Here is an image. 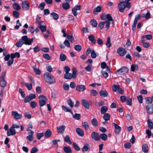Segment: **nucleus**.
Here are the masks:
<instances>
[{"label":"nucleus","instance_id":"nucleus-1","mask_svg":"<svg viewBox=\"0 0 153 153\" xmlns=\"http://www.w3.org/2000/svg\"><path fill=\"white\" fill-rule=\"evenodd\" d=\"M44 78L45 81L51 84L54 83L55 80L54 77L48 73L46 72L44 74Z\"/></svg>","mask_w":153,"mask_h":153},{"label":"nucleus","instance_id":"nucleus-2","mask_svg":"<svg viewBox=\"0 0 153 153\" xmlns=\"http://www.w3.org/2000/svg\"><path fill=\"white\" fill-rule=\"evenodd\" d=\"M21 39L23 42V44L26 45H31L33 41V38H28L26 36H23Z\"/></svg>","mask_w":153,"mask_h":153},{"label":"nucleus","instance_id":"nucleus-3","mask_svg":"<svg viewBox=\"0 0 153 153\" xmlns=\"http://www.w3.org/2000/svg\"><path fill=\"white\" fill-rule=\"evenodd\" d=\"M6 74L5 71L2 73L1 76L0 77V86L1 87H4L6 85V82L4 79Z\"/></svg>","mask_w":153,"mask_h":153},{"label":"nucleus","instance_id":"nucleus-4","mask_svg":"<svg viewBox=\"0 0 153 153\" xmlns=\"http://www.w3.org/2000/svg\"><path fill=\"white\" fill-rule=\"evenodd\" d=\"M39 103L40 106L42 107L46 105V102L47 101V99L46 97L43 95L39 96Z\"/></svg>","mask_w":153,"mask_h":153},{"label":"nucleus","instance_id":"nucleus-5","mask_svg":"<svg viewBox=\"0 0 153 153\" xmlns=\"http://www.w3.org/2000/svg\"><path fill=\"white\" fill-rule=\"evenodd\" d=\"M128 71V70L127 68L123 67L120 68V69L117 70L116 72V74L117 75L123 74L127 73Z\"/></svg>","mask_w":153,"mask_h":153},{"label":"nucleus","instance_id":"nucleus-6","mask_svg":"<svg viewBox=\"0 0 153 153\" xmlns=\"http://www.w3.org/2000/svg\"><path fill=\"white\" fill-rule=\"evenodd\" d=\"M125 2L121 1L118 4V7L119 9V11L121 13L124 12V9L126 7Z\"/></svg>","mask_w":153,"mask_h":153},{"label":"nucleus","instance_id":"nucleus-7","mask_svg":"<svg viewBox=\"0 0 153 153\" xmlns=\"http://www.w3.org/2000/svg\"><path fill=\"white\" fill-rule=\"evenodd\" d=\"M117 52L120 56H123L126 53V51L125 49L120 47L117 49Z\"/></svg>","mask_w":153,"mask_h":153},{"label":"nucleus","instance_id":"nucleus-8","mask_svg":"<svg viewBox=\"0 0 153 153\" xmlns=\"http://www.w3.org/2000/svg\"><path fill=\"white\" fill-rule=\"evenodd\" d=\"M146 108L148 113L149 114H153V105H146Z\"/></svg>","mask_w":153,"mask_h":153},{"label":"nucleus","instance_id":"nucleus-9","mask_svg":"<svg viewBox=\"0 0 153 153\" xmlns=\"http://www.w3.org/2000/svg\"><path fill=\"white\" fill-rule=\"evenodd\" d=\"M92 138L96 141H99L100 140V138L98 133L96 132H93L91 134Z\"/></svg>","mask_w":153,"mask_h":153},{"label":"nucleus","instance_id":"nucleus-10","mask_svg":"<svg viewBox=\"0 0 153 153\" xmlns=\"http://www.w3.org/2000/svg\"><path fill=\"white\" fill-rule=\"evenodd\" d=\"M65 128V127L64 125L59 126L57 127V130L58 133L59 134H61L63 133Z\"/></svg>","mask_w":153,"mask_h":153},{"label":"nucleus","instance_id":"nucleus-11","mask_svg":"<svg viewBox=\"0 0 153 153\" xmlns=\"http://www.w3.org/2000/svg\"><path fill=\"white\" fill-rule=\"evenodd\" d=\"M86 89V88L84 85H78L76 87V90L79 92H82Z\"/></svg>","mask_w":153,"mask_h":153},{"label":"nucleus","instance_id":"nucleus-12","mask_svg":"<svg viewBox=\"0 0 153 153\" xmlns=\"http://www.w3.org/2000/svg\"><path fill=\"white\" fill-rule=\"evenodd\" d=\"M113 125L115 127V133L116 134H119L121 130V127L115 123H113Z\"/></svg>","mask_w":153,"mask_h":153},{"label":"nucleus","instance_id":"nucleus-13","mask_svg":"<svg viewBox=\"0 0 153 153\" xmlns=\"http://www.w3.org/2000/svg\"><path fill=\"white\" fill-rule=\"evenodd\" d=\"M81 7L80 5H78L72 9V12L74 16H76L77 15V13L76 11L77 10H80Z\"/></svg>","mask_w":153,"mask_h":153},{"label":"nucleus","instance_id":"nucleus-14","mask_svg":"<svg viewBox=\"0 0 153 153\" xmlns=\"http://www.w3.org/2000/svg\"><path fill=\"white\" fill-rule=\"evenodd\" d=\"M22 8L24 10H27L29 8V4L27 1H23L22 3Z\"/></svg>","mask_w":153,"mask_h":153},{"label":"nucleus","instance_id":"nucleus-15","mask_svg":"<svg viewBox=\"0 0 153 153\" xmlns=\"http://www.w3.org/2000/svg\"><path fill=\"white\" fill-rule=\"evenodd\" d=\"M12 114L14 118L16 119H20L22 117V115L20 114H18L17 111H13L12 112Z\"/></svg>","mask_w":153,"mask_h":153},{"label":"nucleus","instance_id":"nucleus-16","mask_svg":"<svg viewBox=\"0 0 153 153\" xmlns=\"http://www.w3.org/2000/svg\"><path fill=\"white\" fill-rule=\"evenodd\" d=\"M15 134L16 130L12 127L7 131V134L8 136L15 135Z\"/></svg>","mask_w":153,"mask_h":153},{"label":"nucleus","instance_id":"nucleus-17","mask_svg":"<svg viewBox=\"0 0 153 153\" xmlns=\"http://www.w3.org/2000/svg\"><path fill=\"white\" fill-rule=\"evenodd\" d=\"M81 102L82 105L84 106L85 108L86 109H88L89 108V104L88 101L85 99L82 100Z\"/></svg>","mask_w":153,"mask_h":153},{"label":"nucleus","instance_id":"nucleus-18","mask_svg":"<svg viewBox=\"0 0 153 153\" xmlns=\"http://www.w3.org/2000/svg\"><path fill=\"white\" fill-rule=\"evenodd\" d=\"M34 134V132L32 131L31 132H29L28 133V135L27 136L26 138L29 141H32L33 139V135Z\"/></svg>","mask_w":153,"mask_h":153},{"label":"nucleus","instance_id":"nucleus-19","mask_svg":"<svg viewBox=\"0 0 153 153\" xmlns=\"http://www.w3.org/2000/svg\"><path fill=\"white\" fill-rule=\"evenodd\" d=\"M76 132L80 136L83 137L84 135V131L81 128H77L76 129Z\"/></svg>","mask_w":153,"mask_h":153},{"label":"nucleus","instance_id":"nucleus-20","mask_svg":"<svg viewBox=\"0 0 153 153\" xmlns=\"http://www.w3.org/2000/svg\"><path fill=\"white\" fill-rule=\"evenodd\" d=\"M99 94L100 96L103 98L106 97L108 95V92L105 90L100 91L99 92Z\"/></svg>","mask_w":153,"mask_h":153},{"label":"nucleus","instance_id":"nucleus-21","mask_svg":"<svg viewBox=\"0 0 153 153\" xmlns=\"http://www.w3.org/2000/svg\"><path fill=\"white\" fill-rule=\"evenodd\" d=\"M63 149L65 153H72V152L71 148L69 146H64Z\"/></svg>","mask_w":153,"mask_h":153},{"label":"nucleus","instance_id":"nucleus-22","mask_svg":"<svg viewBox=\"0 0 153 153\" xmlns=\"http://www.w3.org/2000/svg\"><path fill=\"white\" fill-rule=\"evenodd\" d=\"M102 7L101 6H98L95 8L93 11V13L94 14H97L98 12L101 11Z\"/></svg>","mask_w":153,"mask_h":153},{"label":"nucleus","instance_id":"nucleus-23","mask_svg":"<svg viewBox=\"0 0 153 153\" xmlns=\"http://www.w3.org/2000/svg\"><path fill=\"white\" fill-rule=\"evenodd\" d=\"M10 59H13L16 56L17 58L20 57V54L18 52H16L14 53H12L10 55Z\"/></svg>","mask_w":153,"mask_h":153},{"label":"nucleus","instance_id":"nucleus-24","mask_svg":"<svg viewBox=\"0 0 153 153\" xmlns=\"http://www.w3.org/2000/svg\"><path fill=\"white\" fill-rule=\"evenodd\" d=\"M146 103L147 105L152 104V98L150 97H146L145 98Z\"/></svg>","mask_w":153,"mask_h":153},{"label":"nucleus","instance_id":"nucleus-25","mask_svg":"<svg viewBox=\"0 0 153 153\" xmlns=\"http://www.w3.org/2000/svg\"><path fill=\"white\" fill-rule=\"evenodd\" d=\"M147 122L149 128L150 129H153V121L150 119H148L147 120Z\"/></svg>","mask_w":153,"mask_h":153},{"label":"nucleus","instance_id":"nucleus-26","mask_svg":"<svg viewBox=\"0 0 153 153\" xmlns=\"http://www.w3.org/2000/svg\"><path fill=\"white\" fill-rule=\"evenodd\" d=\"M82 127L86 130L88 129L89 127V123L87 122H82Z\"/></svg>","mask_w":153,"mask_h":153},{"label":"nucleus","instance_id":"nucleus-27","mask_svg":"<svg viewBox=\"0 0 153 153\" xmlns=\"http://www.w3.org/2000/svg\"><path fill=\"white\" fill-rule=\"evenodd\" d=\"M89 40L91 42L95 44L96 42V40L94 39V36L93 35H89L88 36Z\"/></svg>","mask_w":153,"mask_h":153},{"label":"nucleus","instance_id":"nucleus-28","mask_svg":"<svg viewBox=\"0 0 153 153\" xmlns=\"http://www.w3.org/2000/svg\"><path fill=\"white\" fill-rule=\"evenodd\" d=\"M64 141L70 145L72 143L70 139L69 136L68 135H67L65 137Z\"/></svg>","mask_w":153,"mask_h":153},{"label":"nucleus","instance_id":"nucleus-29","mask_svg":"<svg viewBox=\"0 0 153 153\" xmlns=\"http://www.w3.org/2000/svg\"><path fill=\"white\" fill-rule=\"evenodd\" d=\"M142 151L145 153H147L148 152V148L147 145L146 143H144L142 147Z\"/></svg>","mask_w":153,"mask_h":153},{"label":"nucleus","instance_id":"nucleus-30","mask_svg":"<svg viewBox=\"0 0 153 153\" xmlns=\"http://www.w3.org/2000/svg\"><path fill=\"white\" fill-rule=\"evenodd\" d=\"M73 69V73L72 75V77L74 78H75L77 76V71L75 68H74L72 69Z\"/></svg>","mask_w":153,"mask_h":153},{"label":"nucleus","instance_id":"nucleus-31","mask_svg":"<svg viewBox=\"0 0 153 153\" xmlns=\"http://www.w3.org/2000/svg\"><path fill=\"white\" fill-rule=\"evenodd\" d=\"M90 146L88 144H86L82 147V150L84 152H87L90 149Z\"/></svg>","mask_w":153,"mask_h":153},{"label":"nucleus","instance_id":"nucleus-32","mask_svg":"<svg viewBox=\"0 0 153 153\" xmlns=\"http://www.w3.org/2000/svg\"><path fill=\"white\" fill-rule=\"evenodd\" d=\"M51 131L49 129L47 130L44 134L45 136L47 138H48L51 137Z\"/></svg>","mask_w":153,"mask_h":153},{"label":"nucleus","instance_id":"nucleus-33","mask_svg":"<svg viewBox=\"0 0 153 153\" xmlns=\"http://www.w3.org/2000/svg\"><path fill=\"white\" fill-rule=\"evenodd\" d=\"M38 26L39 28L42 32H45L46 31L47 28L45 25H42L41 24H39Z\"/></svg>","mask_w":153,"mask_h":153},{"label":"nucleus","instance_id":"nucleus-34","mask_svg":"<svg viewBox=\"0 0 153 153\" xmlns=\"http://www.w3.org/2000/svg\"><path fill=\"white\" fill-rule=\"evenodd\" d=\"M108 110V108L106 106H103L101 107V113L102 114H105V112L107 111Z\"/></svg>","mask_w":153,"mask_h":153},{"label":"nucleus","instance_id":"nucleus-35","mask_svg":"<svg viewBox=\"0 0 153 153\" xmlns=\"http://www.w3.org/2000/svg\"><path fill=\"white\" fill-rule=\"evenodd\" d=\"M91 123L94 127H96L98 126V123L96 118H93L91 120Z\"/></svg>","mask_w":153,"mask_h":153},{"label":"nucleus","instance_id":"nucleus-36","mask_svg":"<svg viewBox=\"0 0 153 153\" xmlns=\"http://www.w3.org/2000/svg\"><path fill=\"white\" fill-rule=\"evenodd\" d=\"M110 115L108 113H105L103 116V118L105 121H108L110 120Z\"/></svg>","mask_w":153,"mask_h":153},{"label":"nucleus","instance_id":"nucleus-37","mask_svg":"<svg viewBox=\"0 0 153 153\" xmlns=\"http://www.w3.org/2000/svg\"><path fill=\"white\" fill-rule=\"evenodd\" d=\"M142 17L145 18L146 19H149L150 17V14L149 12H148L146 14L143 13L142 15Z\"/></svg>","mask_w":153,"mask_h":153},{"label":"nucleus","instance_id":"nucleus-38","mask_svg":"<svg viewBox=\"0 0 153 153\" xmlns=\"http://www.w3.org/2000/svg\"><path fill=\"white\" fill-rule=\"evenodd\" d=\"M68 2L62 4V7L65 10L68 9L70 6V5Z\"/></svg>","mask_w":153,"mask_h":153},{"label":"nucleus","instance_id":"nucleus-39","mask_svg":"<svg viewBox=\"0 0 153 153\" xmlns=\"http://www.w3.org/2000/svg\"><path fill=\"white\" fill-rule=\"evenodd\" d=\"M64 77L66 79H70L72 78V75L71 73L69 72L67 73L64 75Z\"/></svg>","mask_w":153,"mask_h":153},{"label":"nucleus","instance_id":"nucleus-40","mask_svg":"<svg viewBox=\"0 0 153 153\" xmlns=\"http://www.w3.org/2000/svg\"><path fill=\"white\" fill-rule=\"evenodd\" d=\"M99 136L100 139L101 138L102 140L105 141L107 140V136L106 134L102 133L100 134Z\"/></svg>","mask_w":153,"mask_h":153},{"label":"nucleus","instance_id":"nucleus-41","mask_svg":"<svg viewBox=\"0 0 153 153\" xmlns=\"http://www.w3.org/2000/svg\"><path fill=\"white\" fill-rule=\"evenodd\" d=\"M106 45L108 48H110L111 46V39L110 37H108L106 42Z\"/></svg>","mask_w":153,"mask_h":153},{"label":"nucleus","instance_id":"nucleus-42","mask_svg":"<svg viewBox=\"0 0 153 153\" xmlns=\"http://www.w3.org/2000/svg\"><path fill=\"white\" fill-rule=\"evenodd\" d=\"M67 103L68 105L71 108H73L74 105V102L71 99H68L67 100Z\"/></svg>","mask_w":153,"mask_h":153},{"label":"nucleus","instance_id":"nucleus-43","mask_svg":"<svg viewBox=\"0 0 153 153\" xmlns=\"http://www.w3.org/2000/svg\"><path fill=\"white\" fill-rule=\"evenodd\" d=\"M106 19H108L107 21H108L109 22L111 21L113 24H114V20L113 19L110 14H108L106 15Z\"/></svg>","mask_w":153,"mask_h":153},{"label":"nucleus","instance_id":"nucleus-44","mask_svg":"<svg viewBox=\"0 0 153 153\" xmlns=\"http://www.w3.org/2000/svg\"><path fill=\"white\" fill-rule=\"evenodd\" d=\"M66 59V56L65 54L61 53L60 55V59L62 61H63L65 60Z\"/></svg>","mask_w":153,"mask_h":153},{"label":"nucleus","instance_id":"nucleus-45","mask_svg":"<svg viewBox=\"0 0 153 153\" xmlns=\"http://www.w3.org/2000/svg\"><path fill=\"white\" fill-rule=\"evenodd\" d=\"M23 44V42L21 39L19 41L17 42L16 44V45L17 47H20Z\"/></svg>","mask_w":153,"mask_h":153},{"label":"nucleus","instance_id":"nucleus-46","mask_svg":"<svg viewBox=\"0 0 153 153\" xmlns=\"http://www.w3.org/2000/svg\"><path fill=\"white\" fill-rule=\"evenodd\" d=\"M13 7L14 9L17 10H19L21 9V7L19 5L16 3H15L13 4Z\"/></svg>","mask_w":153,"mask_h":153},{"label":"nucleus","instance_id":"nucleus-47","mask_svg":"<svg viewBox=\"0 0 153 153\" xmlns=\"http://www.w3.org/2000/svg\"><path fill=\"white\" fill-rule=\"evenodd\" d=\"M51 15L53 18L55 20H57L59 18V16L58 14L55 13H52L51 14Z\"/></svg>","mask_w":153,"mask_h":153},{"label":"nucleus","instance_id":"nucleus-48","mask_svg":"<svg viewBox=\"0 0 153 153\" xmlns=\"http://www.w3.org/2000/svg\"><path fill=\"white\" fill-rule=\"evenodd\" d=\"M141 18V15L140 14H138L135 16L134 22L137 24V22L138 20L140 19Z\"/></svg>","mask_w":153,"mask_h":153},{"label":"nucleus","instance_id":"nucleus-49","mask_svg":"<svg viewBox=\"0 0 153 153\" xmlns=\"http://www.w3.org/2000/svg\"><path fill=\"white\" fill-rule=\"evenodd\" d=\"M91 25L94 27H96L97 25V22L94 19H92L90 21Z\"/></svg>","mask_w":153,"mask_h":153},{"label":"nucleus","instance_id":"nucleus-50","mask_svg":"<svg viewBox=\"0 0 153 153\" xmlns=\"http://www.w3.org/2000/svg\"><path fill=\"white\" fill-rule=\"evenodd\" d=\"M67 37L68 39L72 43L74 41V38L72 35H67Z\"/></svg>","mask_w":153,"mask_h":153},{"label":"nucleus","instance_id":"nucleus-51","mask_svg":"<svg viewBox=\"0 0 153 153\" xmlns=\"http://www.w3.org/2000/svg\"><path fill=\"white\" fill-rule=\"evenodd\" d=\"M90 93L91 96H96L98 94L97 91L96 90L94 89L91 90Z\"/></svg>","mask_w":153,"mask_h":153},{"label":"nucleus","instance_id":"nucleus-52","mask_svg":"<svg viewBox=\"0 0 153 153\" xmlns=\"http://www.w3.org/2000/svg\"><path fill=\"white\" fill-rule=\"evenodd\" d=\"M80 114H79L76 113L74 115H73V117L75 120H79L80 117Z\"/></svg>","mask_w":153,"mask_h":153},{"label":"nucleus","instance_id":"nucleus-53","mask_svg":"<svg viewBox=\"0 0 153 153\" xmlns=\"http://www.w3.org/2000/svg\"><path fill=\"white\" fill-rule=\"evenodd\" d=\"M25 85L29 90L30 91L31 90L32 88V85L31 83H26L25 84Z\"/></svg>","mask_w":153,"mask_h":153},{"label":"nucleus","instance_id":"nucleus-54","mask_svg":"<svg viewBox=\"0 0 153 153\" xmlns=\"http://www.w3.org/2000/svg\"><path fill=\"white\" fill-rule=\"evenodd\" d=\"M126 101V104L127 105L130 106L131 105L132 103V101L131 98L127 97Z\"/></svg>","mask_w":153,"mask_h":153},{"label":"nucleus","instance_id":"nucleus-55","mask_svg":"<svg viewBox=\"0 0 153 153\" xmlns=\"http://www.w3.org/2000/svg\"><path fill=\"white\" fill-rule=\"evenodd\" d=\"M138 69V65H132L131 66V70L132 71H134L135 70Z\"/></svg>","mask_w":153,"mask_h":153},{"label":"nucleus","instance_id":"nucleus-56","mask_svg":"<svg viewBox=\"0 0 153 153\" xmlns=\"http://www.w3.org/2000/svg\"><path fill=\"white\" fill-rule=\"evenodd\" d=\"M105 27L107 29H108L110 27V22L108 21H105L104 22Z\"/></svg>","mask_w":153,"mask_h":153},{"label":"nucleus","instance_id":"nucleus-57","mask_svg":"<svg viewBox=\"0 0 153 153\" xmlns=\"http://www.w3.org/2000/svg\"><path fill=\"white\" fill-rule=\"evenodd\" d=\"M120 87V86L119 85H117L115 84L113 85L112 86L113 91L114 92L116 91L117 90H118Z\"/></svg>","mask_w":153,"mask_h":153},{"label":"nucleus","instance_id":"nucleus-58","mask_svg":"<svg viewBox=\"0 0 153 153\" xmlns=\"http://www.w3.org/2000/svg\"><path fill=\"white\" fill-rule=\"evenodd\" d=\"M43 57L46 60H49L51 58V57L50 56V55L47 53H45L43 54Z\"/></svg>","mask_w":153,"mask_h":153},{"label":"nucleus","instance_id":"nucleus-59","mask_svg":"<svg viewBox=\"0 0 153 153\" xmlns=\"http://www.w3.org/2000/svg\"><path fill=\"white\" fill-rule=\"evenodd\" d=\"M44 135V133H37L36 134V137L39 140H40Z\"/></svg>","mask_w":153,"mask_h":153},{"label":"nucleus","instance_id":"nucleus-60","mask_svg":"<svg viewBox=\"0 0 153 153\" xmlns=\"http://www.w3.org/2000/svg\"><path fill=\"white\" fill-rule=\"evenodd\" d=\"M73 145L74 147V149L76 150L77 151H79L80 150V148L76 143H75L74 142H73Z\"/></svg>","mask_w":153,"mask_h":153},{"label":"nucleus","instance_id":"nucleus-61","mask_svg":"<svg viewBox=\"0 0 153 153\" xmlns=\"http://www.w3.org/2000/svg\"><path fill=\"white\" fill-rule=\"evenodd\" d=\"M36 67V65L33 68L34 71V72L36 73V74L37 75H40L41 74V72L39 70L38 68H36L35 67Z\"/></svg>","mask_w":153,"mask_h":153},{"label":"nucleus","instance_id":"nucleus-62","mask_svg":"<svg viewBox=\"0 0 153 153\" xmlns=\"http://www.w3.org/2000/svg\"><path fill=\"white\" fill-rule=\"evenodd\" d=\"M38 151V149L36 146H34L31 150V153H36Z\"/></svg>","mask_w":153,"mask_h":153},{"label":"nucleus","instance_id":"nucleus-63","mask_svg":"<svg viewBox=\"0 0 153 153\" xmlns=\"http://www.w3.org/2000/svg\"><path fill=\"white\" fill-rule=\"evenodd\" d=\"M74 49L76 51H79L81 50L82 48L80 45H75Z\"/></svg>","mask_w":153,"mask_h":153},{"label":"nucleus","instance_id":"nucleus-64","mask_svg":"<svg viewBox=\"0 0 153 153\" xmlns=\"http://www.w3.org/2000/svg\"><path fill=\"white\" fill-rule=\"evenodd\" d=\"M45 5V3L44 2L41 3L39 4V8L42 10L44 9Z\"/></svg>","mask_w":153,"mask_h":153}]
</instances>
